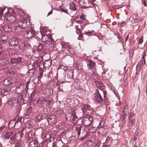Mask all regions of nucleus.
<instances>
[{
  "label": "nucleus",
  "mask_w": 147,
  "mask_h": 147,
  "mask_svg": "<svg viewBox=\"0 0 147 147\" xmlns=\"http://www.w3.org/2000/svg\"><path fill=\"white\" fill-rule=\"evenodd\" d=\"M4 16L10 22H13L16 19L15 13L13 11L11 13L9 12L5 13Z\"/></svg>",
  "instance_id": "obj_1"
},
{
  "label": "nucleus",
  "mask_w": 147,
  "mask_h": 147,
  "mask_svg": "<svg viewBox=\"0 0 147 147\" xmlns=\"http://www.w3.org/2000/svg\"><path fill=\"white\" fill-rule=\"evenodd\" d=\"M30 24V20L28 18L21 19L18 22V25L23 28H27L29 26Z\"/></svg>",
  "instance_id": "obj_2"
},
{
  "label": "nucleus",
  "mask_w": 147,
  "mask_h": 147,
  "mask_svg": "<svg viewBox=\"0 0 147 147\" xmlns=\"http://www.w3.org/2000/svg\"><path fill=\"white\" fill-rule=\"evenodd\" d=\"M103 94L104 96L105 97L106 93L100 90V91L96 90V92L94 94V97L98 102H100L102 100V98L101 96V94Z\"/></svg>",
  "instance_id": "obj_3"
},
{
  "label": "nucleus",
  "mask_w": 147,
  "mask_h": 147,
  "mask_svg": "<svg viewBox=\"0 0 147 147\" xmlns=\"http://www.w3.org/2000/svg\"><path fill=\"white\" fill-rule=\"evenodd\" d=\"M92 122L93 118L89 115H87L83 119V123L84 126H88L90 125Z\"/></svg>",
  "instance_id": "obj_4"
},
{
  "label": "nucleus",
  "mask_w": 147,
  "mask_h": 147,
  "mask_svg": "<svg viewBox=\"0 0 147 147\" xmlns=\"http://www.w3.org/2000/svg\"><path fill=\"white\" fill-rule=\"evenodd\" d=\"M24 36L26 38H29L34 36L35 31L32 28L26 30L24 31Z\"/></svg>",
  "instance_id": "obj_5"
},
{
  "label": "nucleus",
  "mask_w": 147,
  "mask_h": 147,
  "mask_svg": "<svg viewBox=\"0 0 147 147\" xmlns=\"http://www.w3.org/2000/svg\"><path fill=\"white\" fill-rule=\"evenodd\" d=\"M51 102V100L48 99L42 100L40 102V103L44 108L47 109L50 108Z\"/></svg>",
  "instance_id": "obj_6"
},
{
  "label": "nucleus",
  "mask_w": 147,
  "mask_h": 147,
  "mask_svg": "<svg viewBox=\"0 0 147 147\" xmlns=\"http://www.w3.org/2000/svg\"><path fill=\"white\" fill-rule=\"evenodd\" d=\"M42 90L43 93L48 96L52 94L53 93V90L51 88H47L46 85L43 86Z\"/></svg>",
  "instance_id": "obj_7"
},
{
  "label": "nucleus",
  "mask_w": 147,
  "mask_h": 147,
  "mask_svg": "<svg viewBox=\"0 0 147 147\" xmlns=\"http://www.w3.org/2000/svg\"><path fill=\"white\" fill-rule=\"evenodd\" d=\"M10 46L14 48L17 46L18 43V38L14 37L11 39L9 41Z\"/></svg>",
  "instance_id": "obj_8"
},
{
  "label": "nucleus",
  "mask_w": 147,
  "mask_h": 147,
  "mask_svg": "<svg viewBox=\"0 0 147 147\" xmlns=\"http://www.w3.org/2000/svg\"><path fill=\"white\" fill-rule=\"evenodd\" d=\"M87 67L89 70H91L95 66L96 63L93 61L91 60H87L86 61Z\"/></svg>",
  "instance_id": "obj_9"
},
{
  "label": "nucleus",
  "mask_w": 147,
  "mask_h": 147,
  "mask_svg": "<svg viewBox=\"0 0 147 147\" xmlns=\"http://www.w3.org/2000/svg\"><path fill=\"white\" fill-rule=\"evenodd\" d=\"M46 117V114L45 113H40L37 115L36 117V121L38 122L40 121L41 120L45 119Z\"/></svg>",
  "instance_id": "obj_10"
},
{
  "label": "nucleus",
  "mask_w": 147,
  "mask_h": 147,
  "mask_svg": "<svg viewBox=\"0 0 147 147\" xmlns=\"http://www.w3.org/2000/svg\"><path fill=\"white\" fill-rule=\"evenodd\" d=\"M15 82L14 80L11 77H8L5 79L3 82V84L5 85H8L10 84H13Z\"/></svg>",
  "instance_id": "obj_11"
},
{
  "label": "nucleus",
  "mask_w": 147,
  "mask_h": 147,
  "mask_svg": "<svg viewBox=\"0 0 147 147\" xmlns=\"http://www.w3.org/2000/svg\"><path fill=\"white\" fill-rule=\"evenodd\" d=\"M47 121L50 124L54 123L56 121V116L54 115L49 116Z\"/></svg>",
  "instance_id": "obj_12"
},
{
  "label": "nucleus",
  "mask_w": 147,
  "mask_h": 147,
  "mask_svg": "<svg viewBox=\"0 0 147 147\" xmlns=\"http://www.w3.org/2000/svg\"><path fill=\"white\" fill-rule=\"evenodd\" d=\"M74 70L73 69H70L67 73L65 78L67 79H72L73 78V72Z\"/></svg>",
  "instance_id": "obj_13"
},
{
  "label": "nucleus",
  "mask_w": 147,
  "mask_h": 147,
  "mask_svg": "<svg viewBox=\"0 0 147 147\" xmlns=\"http://www.w3.org/2000/svg\"><path fill=\"white\" fill-rule=\"evenodd\" d=\"M22 61V58L20 57L17 58H12L11 59L10 63L12 64H17L20 63Z\"/></svg>",
  "instance_id": "obj_14"
},
{
  "label": "nucleus",
  "mask_w": 147,
  "mask_h": 147,
  "mask_svg": "<svg viewBox=\"0 0 147 147\" xmlns=\"http://www.w3.org/2000/svg\"><path fill=\"white\" fill-rule=\"evenodd\" d=\"M12 88V86H7L4 87L3 89L4 94L6 95L9 94L11 92V91Z\"/></svg>",
  "instance_id": "obj_15"
},
{
  "label": "nucleus",
  "mask_w": 147,
  "mask_h": 147,
  "mask_svg": "<svg viewBox=\"0 0 147 147\" xmlns=\"http://www.w3.org/2000/svg\"><path fill=\"white\" fill-rule=\"evenodd\" d=\"M19 122V121H17L16 119H13L11 120L9 124V126L11 127H13L15 126L16 123Z\"/></svg>",
  "instance_id": "obj_16"
},
{
  "label": "nucleus",
  "mask_w": 147,
  "mask_h": 147,
  "mask_svg": "<svg viewBox=\"0 0 147 147\" xmlns=\"http://www.w3.org/2000/svg\"><path fill=\"white\" fill-rule=\"evenodd\" d=\"M22 26H19L18 25V26H16L15 28V30L16 33H21L23 31V28Z\"/></svg>",
  "instance_id": "obj_17"
},
{
  "label": "nucleus",
  "mask_w": 147,
  "mask_h": 147,
  "mask_svg": "<svg viewBox=\"0 0 147 147\" xmlns=\"http://www.w3.org/2000/svg\"><path fill=\"white\" fill-rule=\"evenodd\" d=\"M2 28L5 32H8L11 31V28L8 25H4L2 26Z\"/></svg>",
  "instance_id": "obj_18"
},
{
  "label": "nucleus",
  "mask_w": 147,
  "mask_h": 147,
  "mask_svg": "<svg viewBox=\"0 0 147 147\" xmlns=\"http://www.w3.org/2000/svg\"><path fill=\"white\" fill-rule=\"evenodd\" d=\"M51 61L50 59H48L45 61L43 63V66L45 67H49L51 65Z\"/></svg>",
  "instance_id": "obj_19"
},
{
  "label": "nucleus",
  "mask_w": 147,
  "mask_h": 147,
  "mask_svg": "<svg viewBox=\"0 0 147 147\" xmlns=\"http://www.w3.org/2000/svg\"><path fill=\"white\" fill-rule=\"evenodd\" d=\"M38 142L36 140H33L30 142V146L31 147H36L38 145Z\"/></svg>",
  "instance_id": "obj_20"
},
{
  "label": "nucleus",
  "mask_w": 147,
  "mask_h": 147,
  "mask_svg": "<svg viewBox=\"0 0 147 147\" xmlns=\"http://www.w3.org/2000/svg\"><path fill=\"white\" fill-rule=\"evenodd\" d=\"M55 145L57 147H62L64 144L61 140H59L56 142Z\"/></svg>",
  "instance_id": "obj_21"
},
{
  "label": "nucleus",
  "mask_w": 147,
  "mask_h": 147,
  "mask_svg": "<svg viewBox=\"0 0 147 147\" xmlns=\"http://www.w3.org/2000/svg\"><path fill=\"white\" fill-rule=\"evenodd\" d=\"M69 8L71 10L75 11L76 10V5L73 2L71 3L69 5Z\"/></svg>",
  "instance_id": "obj_22"
},
{
  "label": "nucleus",
  "mask_w": 147,
  "mask_h": 147,
  "mask_svg": "<svg viewBox=\"0 0 147 147\" xmlns=\"http://www.w3.org/2000/svg\"><path fill=\"white\" fill-rule=\"evenodd\" d=\"M18 102V100L17 99H12L11 101V105L15 106L18 105L17 102Z\"/></svg>",
  "instance_id": "obj_23"
},
{
  "label": "nucleus",
  "mask_w": 147,
  "mask_h": 147,
  "mask_svg": "<svg viewBox=\"0 0 147 147\" xmlns=\"http://www.w3.org/2000/svg\"><path fill=\"white\" fill-rule=\"evenodd\" d=\"M81 128V126L80 125H77L76 127V131H77L78 136H79L80 134Z\"/></svg>",
  "instance_id": "obj_24"
},
{
  "label": "nucleus",
  "mask_w": 147,
  "mask_h": 147,
  "mask_svg": "<svg viewBox=\"0 0 147 147\" xmlns=\"http://www.w3.org/2000/svg\"><path fill=\"white\" fill-rule=\"evenodd\" d=\"M18 14L20 16H24L25 15V13L24 11L22 9H19L18 11Z\"/></svg>",
  "instance_id": "obj_25"
},
{
  "label": "nucleus",
  "mask_w": 147,
  "mask_h": 147,
  "mask_svg": "<svg viewBox=\"0 0 147 147\" xmlns=\"http://www.w3.org/2000/svg\"><path fill=\"white\" fill-rule=\"evenodd\" d=\"M72 115L71 113H68L66 115V119L67 120L71 121Z\"/></svg>",
  "instance_id": "obj_26"
},
{
  "label": "nucleus",
  "mask_w": 147,
  "mask_h": 147,
  "mask_svg": "<svg viewBox=\"0 0 147 147\" xmlns=\"http://www.w3.org/2000/svg\"><path fill=\"white\" fill-rule=\"evenodd\" d=\"M7 59L5 58L4 57L0 59V64L1 65H3L6 63Z\"/></svg>",
  "instance_id": "obj_27"
},
{
  "label": "nucleus",
  "mask_w": 147,
  "mask_h": 147,
  "mask_svg": "<svg viewBox=\"0 0 147 147\" xmlns=\"http://www.w3.org/2000/svg\"><path fill=\"white\" fill-rule=\"evenodd\" d=\"M13 132L6 133L5 135V139H9V137L13 134Z\"/></svg>",
  "instance_id": "obj_28"
},
{
  "label": "nucleus",
  "mask_w": 147,
  "mask_h": 147,
  "mask_svg": "<svg viewBox=\"0 0 147 147\" xmlns=\"http://www.w3.org/2000/svg\"><path fill=\"white\" fill-rule=\"evenodd\" d=\"M68 68V67L67 66H65L62 65H60L59 66L58 69H63L64 71H66L67 69Z\"/></svg>",
  "instance_id": "obj_29"
},
{
  "label": "nucleus",
  "mask_w": 147,
  "mask_h": 147,
  "mask_svg": "<svg viewBox=\"0 0 147 147\" xmlns=\"http://www.w3.org/2000/svg\"><path fill=\"white\" fill-rule=\"evenodd\" d=\"M27 133L28 136L26 137V141L27 142H29L31 139V137L30 136H31V134H30V133H28V132Z\"/></svg>",
  "instance_id": "obj_30"
},
{
  "label": "nucleus",
  "mask_w": 147,
  "mask_h": 147,
  "mask_svg": "<svg viewBox=\"0 0 147 147\" xmlns=\"http://www.w3.org/2000/svg\"><path fill=\"white\" fill-rule=\"evenodd\" d=\"M14 147H22V144L20 142H18L15 144Z\"/></svg>",
  "instance_id": "obj_31"
},
{
  "label": "nucleus",
  "mask_w": 147,
  "mask_h": 147,
  "mask_svg": "<svg viewBox=\"0 0 147 147\" xmlns=\"http://www.w3.org/2000/svg\"><path fill=\"white\" fill-rule=\"evenodd\" d=\"M6 8L5 7H0V17H1L3 15V11L5 10Z\"/></svg>",
  "instance_id": "obj_32"
},
{
  "label": "nucleus",
  "mask_w": 147,
  "mask_h": 147,
  "mask_svg": "<svg viewBox=\"0 0 147 147\" xmlns=\"http://www.w3.org/2000/svg\"><path fill=\"white\" fill-rule=\"evenodd\" d=\"M50 42H45L44 44V46L46 47V49H49Z\"/></svg>",
  "instance_id": "obj_33"
},
{
  "label": "nucleus",
  "mask_w": 147,
  "mask_h": 147,
  "mask_svg": "<svg viewBox=\"0 0 147 147\" xmlns=\"http://www.w3.org/2000/svg\"><path fill=\"white\" fill-rule=\"evenodd\" d=\"M85 133V135L83 137L82 136L80 138V140H82L83 139H85L87 137V133L86 132L84 131V133H82V135L83 136L84 135V134Z\"/></svg>",
  "instance_id": "obj_34"
},
{
  "label": "nucleus",
  "mask_w": 147,
  "mask_h": 147,
  "mask_svg": "<svg viewBox=\"0 0 147 147\" xmlns=\"http://www.w3.org/2000/svg\"><path fill=\"white\" fill-rule=\"evenodd\" d=\"M127 115L126 114L125 111L123 110V112L122 113L121 117L123 120H124L125 118L127 117Z\"/></svg>",
  "instance_id": "obj_35"
},
{
  "label": "nucleus",
  "mask_w": 147,
  "mask_h": 147,
  "mask_svg": "<svg viewBox=\"0 0 147 147\" xmlns=\"http://www.w3.org/2000/svg\"><path fill=\"white\" fill-rule=\"evenodd\" d=\"M141 62L139 63L136 66V69L138 70H140L142 66H143Z\"/></svg>",
  "instance_id": "obj_36"
},
{
  "label": "nucleus",
  "mask_w": 147,
  "mask_h": 147,
  "mask_svg": "<svg viewBox=\"0 0 147 147\" xmlns=\"http://www.w3.org/2000/svg\"><path fill=\"white\" fill-rule=\"evenodd\" d=\"M32 69L35 70L37 69L38 67V64L36 63H33L32 65Z\"/></svg>",
  "instance_id": "obj_37"
},
{
  "label": "nucleus",
  "mask_w": 147,
  "mask_h": 147,
  "mask_svg": "<svg viewBox=\"0 0 147 147\" xmlns=\"http://www.w3.org/2000/svg\"><path fill=\"white\" fill-rule=\"evenodd\" d=\"M134 114L133 112H130L129 114L128 118L129 119H131L134 116Z\"/></svg>",
  "instance_id": "obj_38"
},
{
  "label": "nucleus",
  "mask_w": 147,
  "mask_h": 147,
  "mask_svg": "<svg viewBox=\"0 0 147 147\" xmlns=\"http://www.w3.org/2000/svg\"><path fill=\"white\" fill-rule=\"evenodd\" d=\"M135 121L134 119H129V124L131 125H133Z\"/></svg>",
  "instance_id": "obj_39"
},
{
  "label": "nucleus",
  "mask_w": 147,
  "mask_h": 147,
  "mask_svg": "<svg viewBox=\"0 0 147 147\" xmlns=\"http://www.w3.org/2000/svg\"><path fill=\"white\" fill-rule=\"evenodd\" d=\"M37 47L38 50L39 51L42 50L43 48L42 46L40 44H39Z\"/></svg>",
  "instance_id": "obj_40"
},
{
  "label": "nucleus",
  "mask_w": 147,
  "mask_h": 147,
  "mask_svg": "<svg viewBox=\"0 0 147 147\" xmlns=\"http://www.w3.org/2000/svg\"><path fill=\"white\" fill-rule=\"evenodd\" d=\"M34 120H33L32 121H31L30 123L29 124L30 127H32L34 125Z\"/></svg>",
  "instance_id": "obj_41"
},
{
  "label": "nucleus",
  "mask_w": 147,
  "mask_h": 147,
  "mask_svg": "<svg viewBox=\"0 0 147 147\" xmlns=\"http://www.w3.org/2000/svg\"><path fill=\"white\" fill-rule=\"evenodd\" d=\"M24 128H23L20 132V138H21L22 137V135H23V132L24 131Z\"/></svg>",
  "instance_id": "obj_42"
},
{
  "label": "nucleus",
  "mask_w": 147,
  "mask_h": 147,
  "mask_svg": "<svg viewBox=\"0 0 147 147\" xmlns=\"http://www.w3.org/2000/svg\"><path fill=\"white\" fill-rule=\"evenodd\" d=\"M39 98L38 97H36L35 98L33 102L34 104H36L39 101Z\"/></svg>",
  "instance_id": "obj_43"
},
{
  "label": "nucleus",
  "mask_w": 147,
  "mask_h": 147,
  "mask_svg": "<svg viewBox=\"0 0 147 147\" xmlns=\"http://www.w3.org/2000/svg\"><path fill=\"white\" fill-rule=\"evenodd\" d=\"M51 137V134L50 133H47L45 136V137L47 139L50 138Z\"/></svg>",
  "instance_id": "obj_44"
},
{
  "label": "nucleus",
  "mask_w": 147,
  "mask_h": 147,
  "mask_svg": "<svg viewBox=\"0 0 147 147\" xmlns=\"http://www.w3.org/2000/svg\"><path fill=\"white\" fill-rule=\"evenodd\" d=\"M68 51L71 54H73L74 53V49L71 48H69Z\"/></svg>",
  "instance_id": "obj_45"
},
{
  "label": "nucleus",
  "mask_w": 147,
  "mask_h": 147,
  "mask_svg": "<svg viewBox=\"0 0 147 147\" xmlns=\"http://www.w3.org/2000/svg\"><path fill=\"white\" fill-rule=\"evenodd\" d=\"M8 38L7 36L6 35L3 36L2 37L1 40L3 41H5Z\"/></svg>",
  "instance_id": "obj_46"
},
{
  "label": "nucleus",
  "mask_w": 147,
  "mask_h": 147,
  "mask_svg": "<svg viewBox=\"0 0 147 147\" xmlns=\"http://www.w3.org/2000/svg\"><path fill=\"white\" fill-rule=\"evenodd\" d=\"M92 33V32L91 31H88L87 32H86L84 33V34L87 35L88 36H89L90 35L91 36V34Z\"/></svg>",
  "instance_id": "obj_47"
},
{
  "label": "nucleus",
  "mask_w": 147,
  "mask_h": 147,
  "mask_svg": "<svg viewBox=\"0 0 147 147\" xmlns=\"http://www.w3.org/2000/svg\"><path fill=\"white\" fill-rule=\"evenodd\" d=\"M75 67L78 69L80 70L81 69V67L80 65L78 63H76L75 65Z\"/></svg>",
  "instance_id": "obj_48"
},
{
  "label": "nucleus",
  "mask_w": 147,
  "mask_h": 147,
  "mask_svg": "<svg viewBox=\"0 0 147 147\" xmlns=\"http://www.w3.org/2000/svg\"><path fill=\"white\" fill-rule=\"evenodd\" d=\"M146 52L145 51L143 53V56L142 57V60L143 61H144V64L145 63V57L146 56V54L145 53Z\"/></svg>",
  "instance_id": "obj_49"
},
{
  "label": "nucleus",
  "mask_w": 147,
  "mask_h": 147,
  "mask_svg": "<svg viewBox=\"0 0 147 147\" xmlns=\"http://www.w3.org/2000/svg\"><path fill=\"white\" fill-rule=\"evenodd\" d=\"M104 124V121L103 119H102L99 122V125L100 126H102Z\"/></svg>",
  "instance_id": "obj_50"
},
{
  "label": "nucleus",
  "mask_w": 147,
  "mask_h": 147,
  "mask_svg": "<svg viewBox=\"0 0 147 147\" xmlns=\"http://www.w3.org/2000/svg\"><path fill=\"white\" fill-rule=\"evenodd\" d=\"M35 72V70L33 69H30L28 71V73L31 74H34V72Z\"/></svg>",
  "instance_id": "obj_51"
},
{
  "label": "nucleus",
  "mask_w": 147,
  "mask_h": 147,
  "mask_svg": "<svg viewBox=\"0 0 147 147\" xmlns=\"http://www.w3.org/2000/svg\"><path fill=\"white\" fill-rule=\"evenodd\" d=\"M61 10L62 12H64L67 13H68V11L67 9H65L63 8H61Z\"/></svg>",
  "instance_id": "obj_52"
},
{
  "label": "nucleus",
  "mask_w": 147,
  "mask_h": 147,
  "mask_svg": "<svg viewBox=\"0 0 147 147\" xmlns=\"http://www.w3.org/2000/svg\"><path fill=\"white\" fill-rule=\"evenodd\" d=\"M85 16L84 14H82L81 16L80 17V18L82 19V20H84L86 19V18H85Z\"/></svg>",
  "instance_id": "obj_53"
},
{
  "label": "nucleus",
  "mask_w": 147,
  "mask_h": 147,
  "mask_svg": "<svg viewBox=\"0 0 147 147\" xmlns=\"http://www.w3.org/2000/svg\"><path fill=\"white\" fill-rule=\"evenodd\" d=\"M143 37H141L140 39L139 40V43L141 44L143 42Z\"/></svg>",
  "instance_id": "obj_54"
},
{
  "label": "nucleus",
  "mask_w": 147,
  "mask_h": 147,
  "mask_svg": "<svg viewBox=\"0 0 147 147\" xmlns=\"http://www.w3.org/2000/svg\"><path fill=\"white\" fill-rule=\"evenodd\" d=\"M17 137H18V138H20V132H17L16 134L15 135Z\"/></svg>",
  "instance_id": "obj_55"
},
{
  "label": "nucleus",
  "mask_w": 147,
  "mask_h": 147,
  "mask_svg": "<svg viewBox=\"0 0 147 147\" xmlns=\"http://www.w3.org/2000/svg\"><path fill=\"white\" fill-rule=\"evenodd\" d=\"M16 137V136L15 135L13 136L11 138V140L12 141H13L14 142L15 141V137Z\"/></svg>",
  "instance_id": "obj_56"
},
{
  "label": "nucleus",
  "mask_w": 147,
  "mask_h": 147,
  "mask_svg": "<svg viewBox=\"0 0 147 147\" xmlns=\"http://www.w3.org/2000/svg\"><path fill=\"white\" fill-rule=\"evenodd\" d=\"M142 4H144V6L145 7H146V3L145 2V0H142Z\"/></svg>",
  "instance_id": "obj_57"
},
{
  "label": "nucleus",
  "mask_w": 147,
  "mask_h": 147,
  "mask_svg": "<svg viewBox=\"0 0 147 147\" xmlns=\"http://www.w3.org/2000/svg\"><path fill=\"white\" fill-rule=\"evenodd\" d=\"M25 46H26L25 43L24 42H22L20 45V47L22 48Z\"/></svg>",
  "instance_id": "obj_58"
},
{
  "label": "nucleus",
  "mask_w": 147,
  "mask_h": 147,
  "mask_svg": "<svg viewBox=\"0 0 147 147\" xmlns=\"http://www.w3.org/2000/svg\"><path fill=\"white\" fill-rule=\"evenodd\" d=\"M43 73H42V72H40L39 75L38 76V78H42V77L43 76Z\"/></svg>",
  "instance_id": "obj_59"
},
{
  "label": "nucleus",
  "mask_w": 147,
  "mask_h": 147,
  "mask_svg": "<svg viewBox=\"0 0 147 147\" xmlns=\"http://www.w3.org/2000/svg\"><path fill=\"white\" fill-rule=\"evenodd\" d=\"M128 108V105H125L124 106V108L123 109V110H124V111H125V109H127Z\"/></svg>",
  "instance_id": "obj_60"
},
{
  "label": "nucleus",
  "mask_w": 147,
  "mask_h": 147,
  "mask_svg": "<svg viewBox=\"0 0 147 147\" xmlns=\"http://www.w3.org/2000/svg\"><path fill=\"white\" fill-rule=\"evenodd\" d=\"M39 70L40 71V72H42L43 73V71L44 70V69L43 68H42L40 67V66H39Z\"/></svg>",
  "instance_id": "obj_61"
},
{
  "label": "nucleus",
  "mask_w": 147,
  "mask_h": 147,
  "mask_svg": "<svg viewBox=\"0 0 147 147\" xmlns=\"http://www.w3.org/2000/svg\"><path fill=\"white\" fill-rule=\"evenodd\" d=\"M76 116L75 115H72V119H71V121L74 120L76 118Z\"/></svg>",
  "instance_id": "obj_62"
},
{
  "label": "nucleus",
  "mask_w": 147,
  "mask_h": 147,
  "mask_svg": "<svg viewBox=\"0 0 147 147\" xmlns=\"http://www.w3.org/2000/svg\"><path fill=\"white\" fill-rule=\"evenodd\" d=\"M139 21V19L138 18H135L134 20V21L136 22H138Z\"/></svg>",
  "instance_id": "obj_63"
},
{
  "label": "nucleus",
  "mask_w": 147,
  "mask_h": 147,
  "mask_svg": "<svg viewBox=\"0 0 147 147\" xmlns=\"http://www.w3.org/2000/svg\"><path fill=\"white\" fill-rule=\"evenodd\" d=\"M53 13V11H50L49 12H48V14H47V16L50 15V14H51Z\"/></svg>",
  "instance_id": "obj_64"
}]
</instances>
